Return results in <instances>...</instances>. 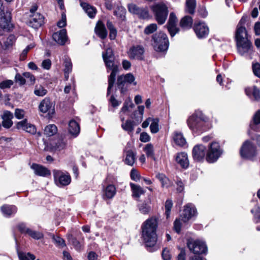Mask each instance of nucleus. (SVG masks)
I'll return each mask as SVG.
<instances>
[{
	"label": "nucleus",
	"mask_w": 260,
	"mask_h": 260,
	"mask_svg": "<svg viewBox=\"0 0 260 260\" xmlns=\"http://www.w3.org/2000/svg\"><path fill=\"white\" fill-rule=\"evenodd\" d=\"M158 221L156 218L147 219L142 225V236L147 247L154 246L157 242L156 230Z\"/></svg>",
	"instance_id": "nucleus-1"
},
{
	"label": "nucleus",
	"mask_w": 260,
	"mask_h": 260,
	"mask_svg": "<svg viewBox=\"0 0 260 260\" xmlns=\"http://www.w3.org/2000/svg\"><path fill=\"white\" fill-rule=\"evenodd\" d=\"M102 57L107 71L111 72L108 77L109 85L107 89V94H109L115 83L116 75L118 72V65L115 61V56L112 48L110 47L107 48L106 52H103Z\"/></svg>",
	"instance_id": "nucleus-2"
},
{
	"label": "nucleus",
	"mask_w": 260,
	"mask_h": 260,
	"mask_svg": "<svg viewBox=\"0 0 260 260\" xmlns=\"http://www.w3.org/2000/svg\"><path fill=\"white\" fill-rule=\"evenodd\" d=\"M208 118L200 111H196L187 120L189 128L193 132L200 133L206 130V123Z\"/></svg>",
	"instance_id": "nucleus-3"
},
{
	"label": "nucleus",
	"mask_w": 260,
	"mask_h": 260,
	"mask_svg": "<svg viewBox=\"0 0 260 260\" xmlns=\"http://www.w3.org/2000/svg\"><path fill=\"white\" fill-rule=\"evenodd\" d=\"M152 44L154 50L157 52L166 51L169 45V42L167 35L162 32L154 34L152 38Z\"/></svg>",
	"instance_id": "nucleus-4"
},
{
	"label": "nucleus",
	"mask_w": 260,
	"mask_h": 260,
	"mask_svg": "<svg viewBox=\"0 0 260 260\" xmlns=\"http://www.w3.org/2000/svg\"><path fill=\"white\" fill-rule=\"evenodd\" d=\"M150 8L158 23L164 24L168 14V8L167 5L162 2H159L152 5Z\"/></svg>",
	"instance_id": "nucleus-5"
},
{
	"label": "nucleus",
	"mask_w": 260,
	"mask_h": 260,
	"mask_svg": "<svg viewBox=\"0 0 260 260\" xmlns=\"http://www.w3.org/2000/svg\"><path fill=\"white\" fill-rule=\"evenodd\" d=\"M187 245L189 250L194 254H200L207 251V247L205 242L199 240L188 239Z\"/></svg>",
	"instance_id": "nucleus-6"
},
{
	"label": "nucleus",
	"mask_w": 260,
	"mask_h": 260,
	"mask_svg": "<svg viewBox=\"0 0 260 260\" xmlns=\"http://www.w3.org/2000/svg\"><path fill=\"white\" fill-rule=\"evenodd\" d=\"M236 44L238 52L241 55L251 58L253 50L249 39L236 41Z\"/></svg>",
	"instance_id": "nucleus-7"
},
{
	"label": "nucleus",
	"mask_w": 260,
	"mask_h": 260,
	"mask_svg": "<svg viewBox=\"0 0 260 260\" xmlns=\"http://www.w3.org/2000/svg\"><path fill=\"white\" fill-rule=\"evenodd\" d=\"M53 174L54 181L57 186H66L70 183L71 179L69 174H65L59 170H54Z\"/></svg>",
	"instance_id": "nucleus-8"
},
{
	"label": "nucleus",
	"mask_w": 260,
	"mask_h": 260,
	"mask_svg": "<svg viewBox=\"0 0 260 260\" xmlns=\"http://www.w3.org/2000/svg\"><path fill=\"white\" fill-rule=\"evenodd\" d=\"M221 153L218 143L216 142L212 143L207 154L206 159L209 162H214L219 158Z\"/></svg>",
	"instance_id": "nucleus-9"
},
{
	"label": "nucleus",
	"mask_w": 260,
	"mask_h": 260,
	"mask_svg": "<svg viewBox=\"0 0 260 260\" xmlns=\"http://www.w3.org/2000/svg\"><path fill=\"white\" fill-rule=\"evenodd\" d=\"M144 48L142 45H135L131 47L127 51L130 59L142 60L144 59Z\"/></svg>",
	"instance_id": "nucleus-10"
},
{
	"label": "nucleus",
	"mask_w": 260,
	"mask_h": 260,
	"mask_svg": "<svg viewBox=\"0 0 260 260\" xmlns=\"http://www.w3.org/2000/svg\"><path fill=\"white\" fill-rule=\"evenodd\" d=\"M246 22V19L242 17L238 23L235 33L236 41L249 39L247 30L244 25Z\"/></svg>",
	"instance_id": "nucleus-11"
},
{
	"label": "nucleus",
	"mask_w": 260,
	"mask_h": 260,
	"mask_svg": "<svg viewBox=\"0 0 260 260\" xmlns=\"http://www.w3.org/2000/svg\"><path fill=\"white\" fill-rule=\"evenodd\" d=\"M240 154L242 157L250 158L256 155L255 147L249 141H246L242 145Z\"/></svg>",
	"instance_id": "nucleus-12"
},
{
	"label": "nucleus",
	"mask_w": 260,
	"mask_h": 260,
	"mask_svg": "<svg viewBox=\"0 0 260 260\" xmlns=\"http://www.w3.org/2000/svg\"><path fill=\"white\" fill-rule=\"evenodd\" d=\"M11 14L7 11L3 13L0 17V28L5 31H10L13 28V24L11 22Z\"/></svg>",
	"instance_id": "nucleus-13"
},
{
	"label": "nucleus",
	"mask_w": 260,
	"mask_h": 260,
	"mask_svg": "<svg viewBox=\"0 0 260 260\" xmlns=\"http://www.w3.org/2000/svg\"><path fill=\"white\" fill-rule=\"evenodd\" d=\"M39 109L43 113H48L50 116L55 112L54 104L50 101L49 98H46L40 102Z\"/></svg>",
	"instance_id": "nucleus-14"
},
{
	"label": "nucleus",
	"mask_w": 260,
	"mask_h": 260,
	"mask_svg": "<svg viewBox=\"0 0 260 260\" xmlns=\"http://www.w3.org/2000/svg\"><path fill=\"white\" fill-rule=\"evenodd\" d=\"M44 23V16L39 13H36L30 15L28 25L34 29H38L41 27Z\"/></svg>",
	"instance_id": "nucleus-15"
},
{
	"label": "nucleus",
	"mask_w": 260,
	"mask_h": 260,
	"mask_svg": "<svg viewBox=\"0 0 260 260\" xmlns=\"http://www.w3.org/2000/svg\"><path fill=\"white\" fill-rule=\"evenodd\" d=\"M197 213L196 209L193 205L188 204L185 207L181 215V220L184 222H187Z\"/></svg>",
	"instance_id": "nucleus-16"
},
{
	"label": "nucleus",
	"mask_w": 260,
	"mask_h": 260,
	"mask_svg": "<svg viewBox=\"0 0 260 260\" xmlns=\"http://www.w3.org/2000/svg\"><path fill=\"white\" fill-rule=\"evenodd\" d=\"M196 35L199 38L206 37L209 34V28L204 22L195 23L193 27Z\"/></svg>",
	"instance_id": "nucleus-17"
},
{
	"label": "nucleus",
	"mask_w": 260,
	"mask_h": 260,
	"mask_svg": "<svg viewBox=\"0 0 260 260\" xmlns=\"http://www.w3.org/2000/svg\"><path fill=\"white\" fill-rule=\"evenodd\" d=\"M177 17L174 13H171L168 22V29L171 37H174L179 29L176 27Z\"/></svg>",
	"instance_id": "nucleus-18"
},
{
	"label": "nucleus",
	"mask_w": 260,
	"mask_h": 260,
	"mask_svg": "<svg viewBox=\"0 0 260 260\" xmlns=\"http://www.w3.org/2000/svg\"><path fill=\"white\" fill-rule=\"evenodd\" d=\"M205 147L202 145L195 146L192 150L193 158L197 161H200L203 159L205 155Z\"/></svg>",
	"instance_id": "nucleus-19"
},
{
	"label": "nucleus",
	"mask_w": 260,
	"mask_h": 260,
	"mask_svg": "<svg viewBox=\"0 0 260 260\" xmlns=\"http://www.w3.org/2000/svg\"><path fill=\"white\" fill-rule=\"evenodd\" d=\"M17 127L18 128H21L31 134H35L37 132L36 126L33 124L27 123L26 119L18 122L17 124Z\"/></svg>",
	"instance_id": "nucleus-20"
},
{
	"label": "nucleus",
	"mask_w": 260,
	"mask_h": 260,
	"mask_svg": "<svg viewBox=\"0 0 260 260\" xmlns=\"http://www.w3.org/2000/svg\"><path fill=\"white\" fill-rule=\"evenodd\" d=\"M31 168L34 171L36 175L42 177H47L50 175V171L46 167L37 164H32Z\"/></svg>",
	"instance_id": "nucleus-21"
},
{
	"label": "nucleus",
	"mask_w": 260,
	"mask_h": 260,
	"mask_svg": "<svg viewBox=\"0 0 260 260\" xmlns=\"http://www.w3.org/2000/svg\"><path fill=\"white\" fill-rule=\"evenodd\" d=\"M53 40L58 44L64 45L67 40V31L62 29L59 31L54 32L52 35Z\"/></svg>",
	"instance_id": "nucleus-22"
},
{
	"label": "nucleus",
	"mask_w": 260,
	"mask_h": 260,
	"mask_svg": "<svg viewBox=\"0 0 260 260\" xmlns=\"http://www.w3.org/2000/svg\"><path fill=\"white\" fill-rule=\"evenodd\" d=\"M3 119L2 125L6 128L11 127L13 125L12 120L13 118V114L9 111H5L2 116Z\"/></svg>",
	"instance_id": "nucleus-23"
},
{
	"label": "nucleus",
	"mask_w": 260,
	"mask_h": 260,
	"mask_svg": "<svg viewBox=\"0 0 260 260\" xmlns=\"http://www.w3.org/2000/svg\"><path fill=\"white\" fill-rule=\"evenodd\" d=\"M96 34L102 39H105L107 36V31L104 24L101 21H99L95 27Z\"/></svg>",
	"instance_id": "nucleus-24"
},
{
	"label": "nucleus",
	"mask_w": 260,
	"mask_h": 260,
	"mask_svg": "<svg viewBox=\"0 0 260 260\" xmlns=\"http://www.w3.org/2000/svg\"><path fill=\"white\" fill-rule=\"evenodd\" d=\"M176 161L184 168H187L189 165L187 155L184 152L179 153L177 154L176 157Z\"/></svg>",
	"instance_id": "nucleus-25"
},
{
	"label": "nucleus",
	"mask_w": 260,
	"mask_h": 260,
	"mask_svg": "<svg viewBox=\"0 0 260 260\" xmlns=\"http://www.w3.org/2000/svg\"><path fill=\"white\" fill-rule=\"evenodd\" d=\"M66 146V142L62 138H59L51 143V149L53 150L60 151L63 149Z\"/></svg>",
	"instance_id": "nucleus-26"
},
{
	"label": "nucleus",
	"mask_w": 260,
	"mask_h": 260,
	"mask_svg": "<svg viewBox=\"0 0 260 260\" xmlns=\"http://www.w3.org/2000/svg\"><path fill=\"white\" fill-rule=\"evenodd\" d=\"M245 91L247 95L252 96L255 101L260 100V90L255 86L246 88Z\"/></svg>",
	"instance_id": "nucleus-27"
},
{
	"label": "nucleus",
	"mask_w": 260,
	"mask_h": 260,
	"mask_svg": "<svg viewBox=\"0 0 260 260\" xmlns=\"http://www.w3.org/2000/svg\"><path fill=\"white\" fill-rule=\"evenodd\" d=\"M120 118L121 120L122 121V123L121 124L122 128L128 134H132L134 127V122L130 120H127L124 122V117H122V115H120Z\"/></svg>",
	"instance_id": "nucleus-28"
},
{
	"label": "nucleus",
	"mask_w": 260,
	"mask_h": 260,
	"mask_svg": "<svg viewBox=\"0 0 260 260\" xmlns=\"http://www.w3.org/2000/svg\"><path fill=\"white\" fill-rule=\"evenodd\" d=\"M1 211L4 216L8 217L15 213L17 208L15 206L5 205L1 207Z\"/></svg>",
	"instance_id": "nucleus-29"
},
{
	"label": "nucleus",
	"mask_w": 260,
	"mask_h": 260,
	"mask_svg": "<svg viewBox=\"0 0 260 260\" xmlns=\"http://www.w3.org/2000/svg\"><path fill=\"white\" fill-rule=\"evenodd\" d=\"M136 160V153L132 150H129L125 151V158L124 159L125 163L129 166L134 165Z\"/></svg>",
	"instance_id": "nucleus-30"
},
{
	"label": "nucleus",
	"mask_w": 260,
	"mask_h": 260,
	"mask_svg": "<svg viewBox=\"0 0 260 260\" xmlns=\"http://www.w3.org/2000/svg\"><path fill=\"white\" fill-rule=\"evenodd\" d=\"M173 140L175 143L179 146L182 147L186 143V140L182 134L179 132H175L173 136Z\"/></svg>",
	"instance_id": "nucleus-31"
},
{
	"label": "nucleus",
	"mask_w": 260,
	"mask_h": 260,
	"mask_svg": "<svg viewBox=\"0 0 260 260\" xmlns=\"http://www.w3.org/2000/svg\"><path fill=\"white\" fill-rule=\"evenodd\" d=\"M81 6L90 18H93L96 14V9L86 3L82 2Z\"/></svg>",
	"instance_id": "nucleus-32"
},
{
	"label": "nucleus",
	"mask_w": 260,
	"mask_h": 260,
	"mask_svg": "<svg viewBox=\"0 0 260 260\" xmlns=\"http://www.w3.org/2000/svg\"><path fill=\"white\" fill-rule=\"evenodd\" d=\"M69 132L73 135L77 136L80 132V126L75 120H72L69 123Z\"/></svg>",
	"instance_id": "nucleus-33"
},
{
	"label": "nucleus",
	"mask_w": 260,
	"mask_h": 260,
	"mask_svg": "<svg viewBox=\"0 0 260 260\" xmlns=\"http://www.w3.org/2000/svg\"><path fill=\"white\" fill-rule=\"evenodd\" d=\"M63 64L64 67V76L66 78L68 79L69 78V75L72 70V63L71 59L68 57H66L64 59Z\"/></svg>",
	"instance_id": "nucleus-34"
},
{
	"label": "nucleus",
	"mask_w": 260,
	"mask_h": 260,
	"mask_svg": "<svg viewBox=\"0 0 260 260\" xmlns=\"http://www.w3.org/2000/svg\"><path fill=\"white\" fill-rule=\"evenodd\" d=\"M196 7V0H186L185 11L186 13L193 14Z\"/></svg>",
	"instance_id": "nucleus-35"
},
{
	"label": "nucleus",
	"mask_w": 260,
	"mask_h": 260,
	"mask_svg": "<svg viewBox=\"0 0 260 260\" xmlns=\"http://www.w3.org/2000/svg\"><path fill=\"white\" fill-rule=\"evenodd\" d=\"M192 19L188 16H184L180 22V26L184 29L191 28L192 25Z\"/></svg>",
	"instance_id": "nucleus-36"
},
{
	"label": "nucleus",
	"mask_w": 260,
	"mask_h": 260,
	"mask_svg": "<svg viewBox=\"0 0 260 260\" xmlns=\"http://www.w3.org/2000/svg\"><path fill=\"white\" fill-rule=\"evenodd\" d=\"M57 132V128L54 124H49L45 126L44 129V134L47 137H51Z\"/></svg>",
	"instance_id": "nucleus-37"
},
{
	"label": "nucleus",
	"mask_w": 260,
	"mask_h": 260,
	"mask_svg": "<svg viewBox=\"0 0 260 260\" xmlns=\"http://www.w3.org/2000/svg\"><path fill=\"white\" fill-rule=\"evenodd\" d=\"M131 186L133 191V196L135 198H139L145 193V190L140 186L131 183Z\"/></svg>",
	"instance_id": "nucleus-38"
},
{
	"label": "nucleus",
	"mask_w": 260,
	"mask_h": 260,
	"mask_svg": "<svg viewBox=\"0 0 260 260\" xmlns=\"http://www.w3.org/2000/svg\"><path fill=\"white\" fill-rule=\"evenodd\" d=\"M139 211L143 214H148L151 210L150 201L143 202L138 205Z\"/></svg>",
	"instance_id": "nucleus-39"
},
{
	"label": "nucleus",
	"mask_w": 260,
	"mask_h": 260,
	"mask_svg": "<svg viewBox=\"0 0 260 260\" xmlns=\"http://www.w3.org/2000/svg\"><path fill=\"white\" fill-rule=\"evenodd\" d=\"M116 193V188L114 185L110 184L105 189V195L108 199L112 198Z\"/></svg>",
	"instance_id": "nucleus-40"
},
{
	"label": "nucleus",
	"mask_w": 260,
	"mask_h": 260,
	"mask_svg": "<svg viewBox=\"0 0 260 260\" xmlns=\"http://www.w3.org/2000/svg\"><path fill=\"white\" fill-rule=\"evenodd\" d=\"M125 79L128 84H133L134 85L137 84V82L135 81V78L134 76L131 73H127L125 75H122L120 76L119 81Z\"/></svg>",
	"instance_id": "nucleus-41"
},
{
	"label": "nucleus",
	"mask_w": 260,
	"mask_h": 260,
	"mask_svg": "<svg viewBox=\"0 0 260 260\" xmlns=\"http://www.w3.org/2000/svg\"><path fill=\"white\" fill-rule=\"evenodd\" d=\"M107 26L110 31L109 38L111 40H114L117 35L116 28L113 26L112 23L110 21L107 22Z\"/></svg>",
	"instance_id": "nucleus-42"
},
{
	"label": "nucleus",
	"mask_w": 260,
	"mask_h": 260,
	"mask_svg": "<svg viewBox=\"0 0 260 260\" xmlns=\"http://www.w3.org/2000/svg\"><path fill=\"white\" fill-rule=\"evenodd\" d=\"M156 177L161 182L162 187H168L170 184L169 179L163 174H158Z\"/></svg>",
	"instance_id": "nucleus-43"
},
{
	"label": "nucleus",
	"mask_w": 260,
	"mask_h": 260,
	"mask_svg": "<svg viewBox=\"0 0 260 260\" xmlns=\"http://www.w3.org/2000/svg\"><path fill=\"white\" fill-rule=\"evenodd\" d=\"M47 90L41 85H37L34 90V94L37 96H43L47 93Z\"/></svg>",
	"instance_id": "nucleus-44"
},
{
	"label": "nucleus",
	"mask_w": 260,
	"mask_h": 260,
	"mask_svg": "<svg viewBox=\"0 0 260 260\" xmlns=\"http://www.w3.org/2000/svg\"><path fill=\"white\" fill-rule=\"evenodd\" d=\"M134 106L132 101L130 99H126L124 103L123 106L121 109L120 113H125L129 111V108H133Z\"/></svg>",
	"instance_id": "nucleus-45"
},
{
	"label": "nucleus",
	"mask_w": 260,
	"mask_h": 260,
	"mask_svg": "<svg viewBox=\"0 0 260 260\" xmlns=\"http://www.w3.org/2000/svg\"><path fill=\"white\" fill-rule=\"evenodd\" d=\"M144 151L146 153L147 157L154 158V149L152 144H147L144 148Z\"/></svg>",
	"instance_id": "nucleus-46"
},
{
	"label": "nucleus",
	"mask_w": 260,
	"mask_h": 260,
	"mask_svg": "<svg viewBox=\"0 0 260 260\" xmlns=\"http://www.w3.org/2000/svg\"><path fill=\"white\" fill-rule=\"evenodd\" d=\"M18 257L20 260H34L35 256L30 253H24L18 252Z\"/></svg>",
	"instance_id": "nucleus-47"
},
{
	"label": "nucleus",
	"mask_w": 260,
	"mask_h": 260,
	"mask_svg": "<svg viewBox=\"0 0 260 260\" xmlns=\"http://www.w3.org/2000/svg\"><path fill=\"white\" fill-rule=\"evenodd\" d=\"M52 239L56 246L58 247H64L66 246L64 239L59 236H52Z\"/></svg>",
	"instance_id": "nucleus-48"
},
{
	"label": "nucleus",
	"mask_w": 260,
	"mask_h": 260,
	"mask_svg": "<svg viewBox=\"0 0 260 260\" xmlns=\"http://www.w3.org/2000/svg\"><path fill=\"white\" fill-rule=\"evenodd\" d=\"M151 132L155 134L159 131L158 119L157 118H153L152 121L150 125Z\"/></svg>",
	"instance_id": "nucleus-49"
},
{
	"label": "nucleus",
	"mask_w": 260,
	"mask_h": 260,
	"mask_svg": "<svg viewBox=\"0 0 260 260\" xmlns=\"http://www.w3.org/2000/svg\"><path fill=\"white\" fill-rule=\"evenodd\" d=\"M157 29V26L155 23H151L147 25L144 30V32L146 35H149L153 33Z\"/></svg>",
	"instance_id": "nucleus-50"
},
{
	"label": "nucleus",
	"mask_w": 260,
	"mask_h": 260,
	"mask_svg": "<svg viewBox=\"0 0 260 260\" xmlns=\"http://www.w3.org/2000/svg\"><path fill=\"white\" fill-rule=\"evenodd\" d=\"M251 212L254 214V220L256 223L260 222V208L256 206Z\"/></svg>",
	"instance_id": "nucleus-51"
},
{
	"label": "nucleus",
	"mask_w": 260,
	"mask_h": 260,
	"mask_svg": "<svg viewBox=\"0 0 260 260\" xmlns=\"http://www.w3.org/2000/svg\"><path fill=\"white\" fill-rule=\"evenodd\" d=\"M28 231L29 233L28 235L34 239L39 240L43 238L44 235L41 232L32 231L31 229Z\"/></svg>",
	"instance_id": "nucleus-52"
},
{
	"label": "nucleus",
	"mask_w": 260,
	"mask_h": 260,
	"mask_svg": "<svg viewBox=\"0 0 260 260\" xmlns=\"http://www.w3.org/2000/svg\"><path fill=\"white\" fill-rule=\"evenodd\" d=\"M120 76L117 78V85L118 88L121 90V92L122 93L125 92L126 90V87L125 86V84L127 83L125 79L119 81Z\"/></svg>",
	"instance_id": "nucleus-53"
},
{
	"label": "nucleus",
	"mask_w": 260,
	"mask_h": 260,
	"mask_svg": "<svg viewBox=\"0 0 260 260\" xmlns=\"http://www.w3.org/2000/svg\"><path fill=\"white\" fill-rule=\"evenodd\" d=\"M125 9L122 7H118L117 10L114 11V15L119 17L121 19H123L125 17Z\"/></svg>",
	"instance_id": "nucleus-54"
},
{
	"label": "nucleus",
	"mask_w": 260,
	"mask_h": 260,
	"mask_svg": "<svg viewBox=\"0 0 260 260\" xmlns=\"http://www.w3.org/2000/svg\"><path fill=\"white\" fill-rule=\"evenodd\" d=\"M252 71L254 75L258 78H260V63L253 62L252 64Z\"/></svg>",
	"instance_id": "nucleus-55"
},
{
	"label": "nucleus",
	"mask_w": 260,
	"mask_h": 260,
	"mask_svg": "<svg viewBox=\"0 0 260 260\" xmlns=\"http://www.w3.org/2000/svg\"><path fill=\"white\" fill-rule=\"evenodd\" d=\"M139 18L142 19H146L149 18V14L148 11L146 8H141L140 9L139 12L137 14Z\"/></svg>",
	"instance_id": "nucleus-56"
},
{
	"label": "nucleus",
	"mask_w": 260,
	"mask_h": 260,
	"mask_svg": "<svg viewBox=\"0 0 260 260\" xmlns=\"http://www.w3.org/2000/svg\"><path fill=\"white\" fill-rule=\"evenodd\" d=\"M23 76L26 80V82L30 84H33L35 81V76L29 72L24 73Z\"/></svg>",
	"instance_id": "nucleus-57"
},
{
	"label": "nucleus",
	"mask_w": 260,
	"mask_h": 260,
	"mask_svg": "<svg viewBox=\"0 0 260 260\" xmlns=\"http://www.w3.org/2000/svg\"><path fill=\"white\" fill-rule=\"evenodd\" d=\"M173 206V203L171 200H167L165 203V214L168 218L170 216V211Z\"/></svg>",
	"instance_id": "nucleus-58"
},
{
	"label": "nucleus",
	"mask_w": 260,
	"mask_h": 260,
	"mask_svg": "<svg viewBox=\"0 0 260 260\" xmlns=\"http://www.w3.org/2000/svg\"><path fill=\"white\" fill-rule=\"evenodd\" d=\"M16 38L13 35H10L7 39V40L5 42V45L6 48H7L11 46L15 42Z\"/></svg>",
	"instance_id": "nucleus-59"
},
{
	"label": "nucleus",
	"mask_w": 260,
	"mask_h": 260,
	"mask_svg": "<svg viewBox=\"0 0 260 260\" xmlns=\"http://www.w3.org/2000/svg\"><path fill=\"white\" fill-rule=\"evenodd\" d=\"M128 9L129 12L137 15L139 12L140 8L138 7L135 4H131L128 5Z\"/></svg>",
	"instance_id": "nucleus-60"
},
{
	"label": "nucleus",
	"mask_w": 260,
	"mask_h": 260,
	"mask_svg": "<svg viewBox=\"0 0 260 260\" xmlns=\"http://www.w3.org/2000/svg\"><path fill=\"white\" fill-rule=\"evenodd\" d=\"M13 84V81L12 80H5L0 83V88L2 89L10 88Z\"/></svg>",
	"instance_id": "nucleus-61"
},
{
	"label": "nucleus",
	"mask_w": 260,
	"mask_h": 260,
	"mask_svg": "<svg viewBox=\"0 0 260 260\" xmlns=\"http://www.w3.org/2000/svg\"><path fill=\"white\" fill-rule=\"evenodd\" d=\"M25 115V111L20 109H16L15 111V116L17 119H22Z\"/></svg>",
	"instance_id": "nucleus-62"
},
{
	"label": "nucleus",
	"mask_w": 260,
	"mask_h": 260,
	"mask_svg": "<svg viewBox=\"0 0 260 260\" xmlns=\"http://www.w3.org/2000/svg\"><path fill=\"white\" fill-rule=\"evenodd\" d=\"M140 175L138 171L134 169H133L131 172V179L135 181H137L140 179Z\"/></svg>",
	"instance_id": "nucleus-63"
},
{
	"label": "nucleus",
	"mask_w": 260,
	"mask_h": 260,
	"mask_svg": "<svg viewBox=\"0 0 260 260\" xmlns=\"http://www.w3.org/2000/svg\"><path fill=\"white\" fill-rule=\"evenodd\" d=\"M162 257L164 260H170L171 254L170 251L167 248H164L162 252Z\"/></svg>",
	"instance_id": "nucleus-64"
}]
</instances>
